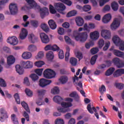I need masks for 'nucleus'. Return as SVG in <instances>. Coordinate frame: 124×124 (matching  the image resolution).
I'll use <instances>...</instances> for the list:
<instances>
[{
  "label": "nucleus",
  "mask_w": 124,
  "mask_h": 124,
  "mask_svg": "<svg viewBox=\"0 0 124 124\" xmlns=\"http://www.w3.org/2000/svg\"><path fill=\"white\" fill-rule=\"evenodd\" d=\"M53 100L58 104H61L62 106L63 107L58 108V110L59 112H61L62 113H66V112H69V111H70V109L68 108L72 107V104L71 103L62 102V98L58 95L55 96L53 98Z\"/></svg>",
  "instance_id": "f257e3e1"
},
{
  "label": "nucleus",
  "mask_w": 124,
  "mask_h": 124,
  "mask_svg": "<svg viewBox=\"0 0 124 124\" xmlns=\"http://www.w3.org/2000/svg\"><path fill=\"white\" fill-rule=\"evenodd\" d=\"M112 40L116 46H119V49L121 50H124V42L122 41L119 36H114Z\"/></svg>",
  "instance_id": "f03ea898"
},
{
  "label": "nucleus",
  "mask_w": 124,
  "mask_h": 124,
  "mask_svg": "<svg viewBox=\"0 0 124 124\" xmlns=\"http://www.w3.org/2000/svg\"><path fill=\"white\" fill-rule=\"evenodd\" d=\"M43 74L44 77L48 79H51L52 78H53L56 76V73L55 72V71L49 68L46 69L44 72Z\"/></svg>",
  "instance_id": "7ed1b4c3"
},
{
  "label": "nucleus",
  "mask_w": 124,
  "mask_h": 124,
  "mask_svg": "<svg viewBox=\"0 0 124 124\" xmlns=\"http://www.w3.org/2000/svg\"><path fill=\"white\" fill-rule=\"evenodd\" d=\"M88 38V33L87 32H83L78 34V35L75 37V39L77 41H79L82 42H85Z\"/></svg>",
  "instance_id": "20e7f679"
},
{
  "label": "nucleus",
  "mask_w": 124,
  "mask_h": 124,
  "mask_svg": "<svg viewBox=\"0 0 124 124\" xmlns=\"http://www.w3.org/2000/svg\"><path fill=\"white\" fill-rule=\"evenodd\" d=\"M22 67H21L19 65H16V71L19 75L23 74L24 70L23 68L27 69V62H23L22 63Z\"/></svg>",
  "instance_id": "39448f33"
},
{
  "label": "nucleus",
  "mask_w": 124,
  "mask_h": 124,
  "mask_svg": "<svg viewBox=\"0 0 124 124\" xmlns=\"http://www.w3.org/2000/svg\"><path fill=\"white\" fill-rule=\"evenodd\" d=\"M8 116L7 114V112L6 111V110L3 108H1L0 109V121L1 123H3L5 122V121L8 119Z\"/></svg>",
  "instance_id": "423d86ee"
},
{
  "label": "nucleus",
  "mask_w": 124,
  "mask_h": 124,
  "mask_svg": "<svg viewBox=\"0 0 124 124\" xmlns=\"http://www.w3.org/2000/svg\"><path fill=\"white\" fill-rule=\"evenodd\" d=\"M114 64L118 68L124 67V62L118 58H115L112 60Z\"/></svg>",
  "instance_id": "0eeeda50"
},
{
  "label": "nucleus",
  "mask_w": 124,
  "mask_h": 124,
  "mask_svg": "<svg viewBox=\"0 0 124 124\" xmlns=\"http://www.w3.org/2000/svg\"><path fill=\"white\" fill-rule=\"evenodd\" d=\"M87 110H88V112H89L90 114H93V111H94V112H95V116L96 118H97L98 120L99 119L98 113L97 112L96 108L94 107L92 108L91 104L87 105Z\"/></svg>",
  "instance_id": "6e6552de"
},
{
  "label": "nucleus",
  "mask_w": 124,
  "mask_h": 124,
  "mask_svg": "<svg viewBox=\"0 0 124 124\" xmlns=\"http://www.w3.org/2000/svg\"><path fill=\"white\" fill-rule=\"evenodd\" d=\"M9 9L11 15H15L18 12V8L16 4L11 3L9 6Z\"/></svg>",
  "instance_id": "1a4fd4ad"
},
{
  "label": "nucleus",
  "mask_w": 124,
  "mask_h": 124,
  "mask_svg": "<svg viewBox=\"0 0 124 124\" xmlns=\"http://www.w3.org/2000/svg\"><path fill=\"white\" fill-rule=\"evenodd\" d=\"M101 35L105 39H109L111 37V33L110 31L106 30H102L101 32Z\"/></svg>",
  "instance_id": "9d476101"
},
{
  "label": "nucleus",
  "mask_w": 124,
  "mask_h": 124,
  "mask_svg": "<svg viewBox=\"0 0 124 124\" xmlns=\"http://www.w3.org/2000/svg\"><path fill=\"white\" fill-rule=\"evenodd\" d=\"M7 42L13 46L16 45L18 43V40L16 36L9 37L7 40Z\"/></svg>",
  "instance_id": "9b49d317"
},
{
  "label": "nucleus",
  "mask_w": 124,
  "mask_h": 124,
  "mask_svg": "<svg viewBox=\"0 0 124 124\" xmlns=\"http://www.w3.org/2000/svg\"><path fill=\"white\" fill-rule=\"evenodd\" d=\"M51 82L52 81L51 80L42 78L40 80V87L44 88V87H46V85L50 84Z\"/></svg>",
  "instance_id": "f8f14e48"
},
{
  "label": "nucleus",
  "mask_w": 124,
  "mask_h": 124,
  "mask_svg": "<svg viewBox=\"0 0 124 124\" xmlns=\"http://www.w3.org/2000/svg\"><path fill=\"white\" fill-rule=\"evenodd\" d=\"M28 4L32 7H34L35 9L39 10L40 11V7L37 5L34 0H25Z\"/></svg>",
  "instance_id": "ddd939ff"
},
{
  "label": "nucleus",
  "mask_w": 124,
  "mask_h": 124,
  "mask_svg": "<svg viewBox=\"0 0 124 124\" xmlns=\"http://www.w3.org/2000/svg\"><path fill=\"white\" fill-rule=\"evenodd\" d=\"M120 25V22L118 20L117 18H115L110 25V28L111 30H115Z\"/></svg>",
  "instance_id": "4468645a"
},
{
  "label": "nucleus",
  "mask_w": 124,
  "mask_h": 124,
  "mask_svg": "<svg viewBox=\"0 0 124 124\" xmlns=\"http://www.w3.org/2000/svg\"><path fill=\"white\" fill-rule=\"evenodd\" d=\"M40 37L43 43L47 44L49 42L48 36L45 33H41L40 34Z\"/></svg>",
  "instance_id": "2eb2a0df"
},
{
  "label": "nucleus",
  "mask_w": 124,
  "mask_h": 124,
  "mask_svg": "<svg viewBox=\"0 0 124 124\" xmlns=\"http://www.w3.org/2000/svg\"><path fill=\"white\" fill-rule=\"evenodd\" d=\"M40 11H41L40 16L42 19H43L45 17V16L48 15L49 14L48 9L46 7L40 9Z\"/></svg>",
  "instance_id": "dca6fc26"
},
{
  "label": "nucleus",
  "mask_w": 124,
  "mask_h": 124,
  "mask_svg": "<svg viewBox=\"0 0 124 124\" xmlns=\"http://www.w3.org/2000/svg\"><path fill=\"white\" fill-rule=\"evenodd\" d=\"M99 38V33L97 31H93L90 33V38L93 40H97Z\"/></svg>",
  "instance_id": "f3484780"
},
{
  "label": "nucleus",
  "mask_w": 124,
  "mask_h": 124,
  "mask_svg": "<svg viewBox=\"0 0 124 124\" xmlns=\"http://www.w3.org/2000/svg\"><path fill=\"white\" fill-rule=\"evenodd\" d=\"M56 9L59 11H64L66 9L64 5L62 3H56L54 4Z\"/></svg>",
  "instance_id": "a211bd4d"
},
{
  "label": "nucleus",
  "mask_w": 124,
  "mask_h": 124,
  "mask_svg": "<svg viewBox=\"0 0 124 124\" xmlns=\"http://www.w3.org/2000/svg\"><path fill=\"white\" fill-rule=\"evenodd\" d=\"M111 16L110 14L105 15L102 18V22L104 23H108L111 19Z\"/></svg>",
  "instance_id": "6ab92c4d"
},
{
  "label": "nucleus",
  "mask_w": 124,
  "mask_h": 124,
  "mask_svg": "<svg viewBox=\"0 0 124 124\" xmlns=\"http://www.w3.org/2000/svg\"><path fill=\"white\" fill-rule=\"evenodd\" d=\"M28 31L26 29L23 28L22 31L19 35V37L21 39L23 40L26 38L28 35Z\"/></svg>",
  "instance_id": "aec40b11"
},
{
  "label": "nucleus",
  "mask_w": 124,
  "mask_h": 124,
  "mask_svg": "<svg viewBox=\"0 0 124 124\" xmlns=\"http://www.w3.org/2000/svg\"><path fill=\"white\" fill-rule=\"evenodd\" d=\"M29 40L31 43H35L37 41L38 38L33 34L31 33L28 35Z\"/></svg>",
  "instance_id": "412c9836"
},
{
  "label": "nucleus",
  "mask_w": 124,
  "mask_h": 124,
  "mask_svg": "<svg viewBox=\"0 0 124 124\" xmlns=\"http://www.w3.org/2000/svg\"><path fill=\"white\" fill-rule=\"evenodd\" d=\"M16 59L15 58L12 56L10 55L7 58V63L8 65L10 66L12 64H14V63L15 62Z\"/></svg>",
  "instance_id": "4be33fe9"
},
{
  "label": "nucleus",
  "mask_w": 124,
  "mask_h": 124,
  "mask_svg": "<svg viewBox=\"0 0 124 124\" xmlns=\"http://www.w3.org/2000/svg\"><path fill=\"white\" fill-rule=\"evenodd\" d=\"M76 23H77V25L81 27L84 24V20L80 17H78L76 18Z\"/></svg>",
  "instance_id": "5701e85b"
},
{
  "label": "nucleus",
  "mask_w": 124,
  "mask_h": 124,
  "mask_svg": "<svg viewBox=\"0 0 124 124\" xmlns=\"http://www.w3.org/2000/svg\"><path fill=\"white\" fill-rule=\"evenodd\" d=\"M48 24L50 28L52 30L56 29L57 26L55 22L52 19H51L48 21Z\"/></svg>",
  "instance_id": "b1692460"
},
{
  "label": "nucleus",
  "mask_w": 124,
  "mask_h": 124,
  "mask_svg": "<svg viewBox=\"0 0 124 124\" xmlns=\"http://www.w3.org/2000/svg\"><path fill=\"white\" fill-rule=\"evenodd\" d=\"M114 55H116V56L123 58L124 56V53L118 50H114L113 51Z\"/></svg>",
  "instance_id": "393cba45"
},
{
  "label": "nucleus",
  "mask_w": 124,
  "mask_h": 124,
  "mask_svg": "<svg viewBox=\"0 0 124 124\" xmlns=\"http://www.w3.org/2000/svg\"><path fill=\"white\" fill-rule=\"evenodd\" d=\"M114 71H115V68L114 67H110L106 71L105 75L106 76H110L113 74Z\"/></svg>",
  "instance_id": "a878e982"
},
{
  "label": "nucleus",
  "mask_w": 124,
  "mask_h": 124,
  "mask_svg": "<svg viewBox=\"0 0 124 124\" xmlns=\"http://www.w3.org/2000/svg\"><path fill=\"white\" fill-rule=\"evenodd\" d=\"M32 56V54L31 52H26L22 54V57L24 59H29Z\"/></svg>",
  "instance_id": "bb28decb"
},
{
  "label": "nucleus",
  "mask_w": 124,
  "mask_h": 124,
  "mask_svg": "<svg viewBox=\"0 0 124 124\" xmlns=\"http://www.w3.org/2000/svg\"><path fill=\"white\" fill-rule=\"evenodd\" d=\"M111 6L114 11H117L118 10L119 5L116 2L114 1L111 3Z\"/></svg>",
  "instance_id": "cd10ccee"
},
{
  "label": "nucleus",
  "mask_w": 124,
  "mask_h": 124,
  "mask_svg": "<svg viewBox=\"0 0 124 124\" xmlns=\"http://www.w3.org/2000/svg\"><path fill=\"white\" fill-rule=\"evenodd\" d=\"M21 105L23 108H24L25 110L28 112V113H30V110L29 108L28 105L24 101L21 103Z\"/></svg>",
  "instance_id": "c85d7f7f"
},
{
  "label": "nucleus",
  "mask_w": 124,
  "mask_h": 124,
  "mask_svg": "<svg viewBox=\"0 0 124 124\" xmlns=\"http://www.w3.org/2000/svg\"><path fill=\"white\" fill-rule=\"evenodd\" d=\"M54 54L52 51H49L46 54V58L49 61H52L54 58Z\"/></svg>",
  "instance_id": "c756f323"
},
{
  "label": "nucleus",
  "mask_w": 124,
  "mask_h": 124,
  "mask_svg": "<svg viewBox=\"0 0 124 124\" xmlns=\"http://www.w3.org/2000/svg\"><path fill=\"white\" fill-rule=\"evenodd\" d=\"M66 50H67V52H66V54H65V61L66 62H67L69 60V57L70 56V48L69 46H66Z\"/></svg>",
  "instance_id": "7c9ffc66"
},
{
  "label": "nucleus",
  "mask_w": 124,
  "mask_h": 124,
  "mask_svg": "<svg viewBox=\"0 0 124 124\" xmlns=\"http://www.w3.org/2000/svg\"><path fill=\"white\" fill-rule=\"evenodd\" d=\"M77 14V11H76L75 10H73V11L67 13V14L66 15V17H70L71 16H75Z\"/></svg>",
  "instance_id": "2f4dec72"
},
{
  "label": "nucleus",
  "mask_w": 124,
  "mask_h": 124,
  "mask_svg": "<svg viewBox=\"0 0 124 124\" xmlns=\"http://www.w3.org/2000/svg\"><path fill=\"white\" fill-rule=\"evenodd\" d=\"M78 60L75 58H71L70 59V63L72 64V65L75 66L77 64Z\"/></svg>",
  "instance_id": "473e14b6"
},
{
  "label": "nucleus",
  "mask_w": 124,
  "mask_h": 124,
  "mask_svg": "<svg viewBox=\"0 0 124 124\" xmlns=\"http://www.w3.org/2000/svg\"><path fill=\"white\" fill-rule=\"evenodd\" d=\"M97 58V55H95L93 56L92 58H91V60H90V63H91V65H93L95 63Z\"/></svg>",
  "instance_id": "72a5a7b5"
},
{
  "label": "nucleus",
  "mask_w": 124,
  "mask_h": 124,
  "mask_svg": "<svg viewBox=\"0 0 124 124\" xmlns=\"http://www.w3.org/2000/svg\"><path fill=\"white\" fill-rule=\"evenodd\" d=\"M60 93V90L58 87H55L51 90V93L53 94H58Z\"/></svg>",
  "instance_id": "f704fd0d"
},
{
  "label": "nucleus",
  "mask_w": 124,
  "mask_h": 124,
  "mask_svg": "<svg viewBox=\"0 0 124 124\" xmlns=\"http://www.w3.org/2000/svg\"><path fill=\"white\" fill-rule=\"evenodd\" d=\"M30 77L34 82L37 81L39 79V77L35 74H31L30 76Z\"/></svg>",
  "instance_id": "c9c22d12"
},
{
  "label": "nucleus",
  "mask_w": 124,
  "mask_h": 124,
  "mask_svg": "<svg viewBox=\"0 0 124 124\" xmlns=\"http://www.w3.org/2000/svg\"><path fill=\"white\" fill-rule=\"evenodd\" d=\"M12 120L14 124H19L17 119L16 117V114H13L11 115Z\"/></svg>",
  "instance_id": "e433bc0d"
},
{
  "label": "nucleus",
  "mask_w": 124,
  "mask_h": 124,
  "mask_svg": "<svg viewBox=\"0 0 124 124\" xmlns=\"http://www.w3.org/2000/svg\"><path fill=\"white\" fill-rule=\"evenodd\" d=\"M9 1V0H2L0 1V10H1L4 7V6L5 3H7Z\"/></svg>",
  "instance_id": "4c0bfd02"
},
{
  "label": "nucleus",
  "mask_w": 124,
  "mask_h": 124,
  "mask_svg": "<svg viewBox=\"0 0 124 124\" xmlns=\"http://www.w3.org/2000/svg\"><path fill=\"white\" fill-rule=\"evenodd\" d=\"M41 28L44 31H45L46 32H47L49 31V29L48 27V26L46 24H42L41 26Z\"/></svg>",
  "instance_id": "58836bf2"
},
{
  "label": "nucleus",
  "mask_w": 124,
  "mask_h": 124,
  "mask_svg": "<svg viewBox=\"0 0 124 124\" xmlns=\"http://www.w3.org/2000/svg\"><path fill=\"white\" fill-rule=\"evenodd\" d=\"M36 104L38 106H42V105H44V102H43L42 98H39L36 102Z\"/></svg>",
  "instance_id": "ea45409f"
},
{
  "label": "nucleus",
  "mask_w": 124,
  "mask_h": 124,
  "mask_svg": "<svg viewBox=\"0 0 124 124\" xmlns=\"http://www.w3.org/2000/svg\"><path fill=\"white\" fill-rule=\"evenodd\" d=\"M68 77L66 76H62L60 79V80L62 82V84L65 83L68 81Z\"/></svg>",
  "instance_id": "a19ab883"
},
{
  "label": "nucleus",
  "mask_w": 124,
  "mask_h": 124,
  "mask_svg": "<svg viewBox=\"0 0 124 124\" xmlns=\"http://www.w3.org/2000/svg\"><path fill=\"white\" fill-rule=\"evenodd\" d=\"M36 49H37L36 47L33 45H31L29 46L28 50L30 51L33 52V51H35V50H36Z\"/></svg>",
  "instance_id": "79ce46f5"
},
{
  "label": "nucleus",
  "mask_w": 124,
  "mask_h": 124,
  "mask_svg": "<svg viewBox=\"0 0 124 124\" xmlns=\"http://www.w3.org/2000/svg\"><path fill=\"white\" fill-rule=\"evenodd\" d=\"M14 97L16 99L17 104H20V99L19 95L17 93H16L14 95Z\"/></svg>",
  "instance_id": "37998d69"
},
{
  "label": "nucleus",
  "mask_w": 124,
  "mask_h": 124,
  "mask_svg": "<svg viewBox=\"0 0 124 124\" xmlns=\"http://www.w3.org/2000/svg\"><path fill=\"white\" fill-rule=\"evenodd\" d=\"M0 87H3V88L7 87V84L5 80L1 78H0Z\"/></svg>",
  "instance_id": "c03bdc74"
},
{
  "label": "nucleus",
  "mask_w": 124,
  "mask_h": 124,
  "mask_svg": "<svg viewBox=\"0 0 124 124\" xmlns=\"http://www.w3.org/2000/svg\"><path fill=\"white\" fill-rule=\"evenodd\" d=\"M45 64L44 62L41 61H39L35 62V66L38 67H42Z\"/></svg>",
  "instance_id": "a18cd8bd"
},
{
  "label": "nucleus",
  "mask_w": 124,
  "mask_h": 124,
  "mask_svg": "<svg viewBox=\"0 0 124 124\" xmlns=\"http://www.w3.org/2000/svg\"><path fill=\"white\" fill-rule=\"evenodd\" d=\"M25 93L28 96H32L33 95L32 92L29 89H26Z\"/></svg>",
  "instance_id": "49530a36"
},
{
  "label": "nucleus",
  "mask_w": 124,
  "mask_h": 124,
  "mask_svg": "<svg viewBox=\"0 0 124 124\" xmlns=\"http://www.w3.org/2000/svg\"><path fill=\"white\" fill-rule=\"evenodd\" d=\"M98 45H99V47H100V48H102L105 45L104 40L103 39H100V40H99V42H98Z\"/></svg>",
  "instance_id": "de8ad7c7"
},
{
  "label": "nucleus",
  "mask_w": 124,
  "mask_h": 124,
  "mask_svg": "<svg viewBox=\"0 0 124 124\" xmlns=\"http://www.w3.org/2000/svg\"><path fill=\"white\" fill-rule=\"evenodd\" d=\"M44 70L43 68L41 69H37L35 70V72L36 74H37L38 75L41 76L42 74L43 71Z\"/></svg>",
  "instance_id": "09e8293b"
},
{
  "label": "nucleus",
  "mask_w": 124,
  "mask_h": 124,
  "mask_svg": "<svg viewBox=\"0 0 124 124\" xmlns=\"http://www.w3.org/2000/svg\"><path fill=\"white\" fill-rule=\"evenodd\" d=\"M82 10H83L84 12H88L91 10V7L89 5H86L83 6Z\"/></svg>",
  "instance_id": "8fccbe9b"
},
{
  "label": "nucleus",
  "mask_w": 124,
  "mask_h": 124,
  "mask_svg": "<svg viewBox=\"0 0 124 124\" xmlns=\"http://www.w3.org/2000/svg\"><path fill=\"white\" fill-rule=\"evenodd\" d=\"M115 86L119 90H122V89H124V84L123 83H116Z\"/></svg>",
  "instance_id": "3c124183"
},
{
  "label": "nucleus",
  "mask_w": 124,
  "mask_h": 124,
  "mask_svg": "<svg viewBox=\"0 0 124 124\" xmlns=\"http://www.w3.org/2000/svg\"><path fill=\"white\" fill-rule=\"evenodd\" d=\"M84 28H79V29H78V31H81L83 30L84 31H88V26L87 23L84 24Z\"/></svg>",
  "instance_id": "603ef678"
},
{
  "label": "nucleus",
  "mask_w": 124,
  "mask_h": 124,
  "mask_svg": "<svg viewBox=\"0 0 124 124\" xmlns=\"http://www.w3.org/2000/svg\"><path fill=\"white\" fill-rule=\"evenodd\" d=\"M94 45L93 41H90L88 43L85 44V47L87 49H89L91 46H93Z\"/></svg>",
  "instance_id": "864d4df0"
},
{
  "label": "nucleus",
  "mask_w": 124,
  "mask_h": 124,
  "mask_svg": "<svg viewBox=\"0 0 124 124\" xmlns=\"http://www.w3.org/2000/svg\"><path fill=\"white\" fill-rule=\"evenodd\" d=\"M49 11L52 14H54L56 13V11L55 10L54 7L51 4L49 5Z\"/></svg>",
  "instance_id": "5fc2aeb1"
},
{
  "label": "nucleus",
  "mask_w": 124,
  "mask_h": 124,
  "mask_svg": "<svg viewBox=\"0 0 124 124\" xmlns=\"http://www.w3.org/2000/svg\"><path fill=\"white\" fill-rule=\"evenodd\" d=\"M31 25L33 26L34 27H37L38 22L36 20H31Z\"/></svg>",
  "instance_id": "6e6d98bb"
},
{
  "label": "nucleus",
  "mask_w": 124,
  "mask_h": 124,
  "mask_svg": "<svg viewBox=\"0 0 124 124\" xmlns=\"http://www.w3.org/2000/svg\"><path fill=\"white\" fill-rule=\"evenodd\" d=\"M113 77L115 78L119 77V76H121L118 69L116 70L115 71V72L113 73Z\"/></svg>",
  "instance_id": "4d7b16f0"
},
{
  "label": "nucleus",
  "mask_w": 124,
  "mask_h": 124,
  "mask_svg": "<svg viewBox=\"0 0 124 124\" xmlns=\"http://www.w3.org/2000/svg\"><path fill=\"white\" fill-rule=\"evenodd\" d=\"M64 38L67 44H71L72 43V41L70 39V38L68 36H65Z\"/></svg>",
  "instance_id": "13d9d810"
},
{
  "label": "nucleus",
  "mask_w": 124,
  "mask_h": 124,
  "mask_svg": "<svg viewBox=\"0 0 124 124\" xmlns=\"http://www.w3.org/2000/svg\"><path fill=\"white\" fill-rule=\"evenodd\" d=\"M110 45V43L109 42H107L105 44V45L103 48V50H104V51L107 50V49L109 48Z\"/></svg>",
  "instance_id": "bf43d9fd"
},
{
  "label": "nucleus",
  "mask_w": 124,
  "mask_h": 124,
  "mask_svg": "<svg viewBox=\"0 0 124 124\" xmlns=\"http://www.w3.org/2000/svg\"><path fill=\"white\" fill-rule=\"evenodd\" d=\"M109 1L110 0H100L99 1L100 6H103V5H105V3H106L107 2Z\"/></svg>",
  "instance_id": "052dcab7"
},
{
  "label": "nucleus",
  "mask_w": 124,
  "mask_h": 124,
  "mask_svg": "<svg viewBox=\"0 0 124 124\" xmlns=\"http://www.w3.org/2000/svg\"><path fill=\"white\" fill-rule=\"evenodd\" d=\"M59 57L61 59H62L64 58V53L63 50H60L59 52Z\"/></svg>",
  "instance_id": "680f3d73"
},
{
  "label": "nucleus",
  "mask_w": 124,
  "mask_h": 124,
  "mask_svg": "<svg viewBox=\"0 0 124 124\" xmlns=\"http://www.w3.org/2000/svg\"><path fill=\"white\" fill-rule=\"evenodd\" d=\"M90 52L92 54H95L98 52V49L97 48H93L90 50Z\"/></svg>",
  "instance_id": "e2e57ef3"
},
{
  "label": "nucleus",
  "mask_w": 124,
  "mask_h": 124,
  "mask_svg": "<svg viewBox=\"0 0 124 124\" xmlns=\"http://www.w3.org/2000/svg\"><path fill=\"white\" fill-rule=\"evenodd\" d=\"M56 124H64V122L63 119H57L56 120Z\"/></svg>",
  "instance_id": "0e129e2a"
},
{
  "label": "nucleus",
  "mask_w": 124,
  "mask_h": 124,
  "mask_svg": "<svg viewBox=\"0 0 124 124\" xmlns=\"http://www.w3.org/2000/svg\"><path fill=\"white\" fill-rule=\"evenodd\" d=\"M52 49L51 50L55 51H59L60 50V47L58 46L57 45H55L53 46H52Z\"/></svg>",
  "instance_id": "69168bd1"
},
{
  "label": "nucleus",
  "mask_w": 124,
  "mask_h": 124,
  "mask_svg": "<svg viewBox=\"0 0 124 124\" xmlns=\"http://www.w3.org/2000/svg\"><path fill=\"white\" fill-rule=\"evenodd\" d=\"M58 33L60 35H63L64 33V30L62 28H60L58 30Z\"/></svg>",
  "instance_id": "338daca9"
},
{
  "label": "nucleus",
  "mask_w": 124,
  "mask_h": 124,
  "mask_svg": "<svg viewBox=\"0 0 124 124\" xmlns=\"http://www.w3.org/2000/svg\"><path fill=\"white\" fill-rule=\"evenodd\" d=\"M77 58H78V59H79V60L82 59L83 58V55H82V53H81L80 52H78V53L77 54Z\"/></svg>",
  "instance_id": "774afa93"
}]
</instances>
